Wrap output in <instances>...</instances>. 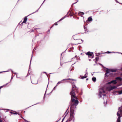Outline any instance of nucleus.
<instances>
[{
  "mask_svg": "<svg viewBox=\"0 0 122 122\" xmlns=\"http://www.w3.org/2000/svg\"><path fill=\"white\" fill-rule=\"evenodd\" d=\"M72 90L70 93L71 96V100L70 102V112H74L79 102L78 98L76 96L75 92L77 93L78 92V88L74 84L73 82L72 83Z\"/></svg>",
  "mask_w": 122,
  "mask_h": 122,
  "instance_id": "f257e3e1",
  "label": "nucleus"
},
{
  "mask_svg": "<svg viewBox=\"0 0 122 122\" xmlns=\"http://www.w3.org/2000/svg\"><path fill=\"white\" fill-rule=\"evenodd\" d=\"M117 83V86H118L122 85V78L120 77H117L116 78L115 80L111 81L108 83L109 84L112 83L116 84Z\"/></svg>",
  "mask_w": 122,
  "mask_h": 122,
  "instance_id": "f03ea898",
  "label": "nucleus"
},
{
  "mask_svg": "<svg viewBox=\"0 0 122 122\" xmlns=\"http://www.w3.org/2000/svg\"><path fill=\"white\" fill-rule=\"evenodd\" d=\"M99 96H100V97H102V95H103L104 97L103 98H107V96H106V95L104 94V93H105V92L103 88H100L99 89Z\"/></svg>",
  "mask_w": 122,
  "mask_h": 122,
  "instance_id": "7ed1b4c3",
  "label": "nucleus"
},
{
  "mask_svg": "<svg viewBox=\"0 0 122 122\" xmlns=\"http://www.w3.org/2000/svg\"><path fill=\"white\" fill-rule=\"evenodd\" d=\"M75 115L74 112H70V117L67 120L68 122H70L72 120H73V122H75V118L74 117Z\"/></svg>",
  "mask_w": 122,
  "mask_h": 122,
  "instance_id": "20e7f679",
  "label": "nucleus"
},
{
  "mask_svg": "<svg viewBox=\"0 0 122 122\" xmlns=\"http://www.w3.org/2000/svg\"><path fill=\"white\" fill-rule=\"evenodd\" d=\"M107 70L105 71L106 72V73H105V76H107V74L109 73H111V71L110 70V69H109L108 68H106Z\"/></svg>",
  "mask_w": 122,
  "mask_h": 122,
  "instance_id": "39448f33",
  "label": "nucleus"
},
{
  "mask_svg": "<svg viewBox=\"0 0 122 122\" xmlns=\"http://www.w3.org/2000/svg\"><path fill=\"white\" fill-rule=\"evenodd\" d=\"M93 52H91L90 51H88L86 53V55L88 56L89 57H90L92 56V54H93Z\"/></svg>",
  "mask_w": 122,
  "mask_h": 122,
  "instance_id": "423d86ee",
  "label": "nucleus"
},
{
  "mask_svg": "<svg viewBox=\"0 0 122 122\" xmlns=\"http://www.w3.org/2000/svg\"><path fill=\"white\" fill-rule=\"evenodd\" d=\"M116 88V87L115 86H110L109 88V89L110 90H113L114 89H115Z\"/></svg>",
  "mask_w": 122,
  "mask_h": 122,
  "instance_id": "0eeeda50",
  "label": "nucleus"
},
{
  "mask_svg": "<svg viewBox=\"0 0 122 122\" xmlns=\"http://www.w3.org/2000/svg\"><path fill=\"white\" fill-rule=\"evenodd\" d=\"M33 51L32 52V54L31 56V60H30V64L29 65V70H28V72H29V71H30V64H31V59H32V56H33Z\"/></svg>",
  "mask_w": 122,
  "mask_h": 122,
  "instance_id": "6e6552de",
  "label": "nucleus"
},
{
  "mask_svg": "<svg viewBox=\"0 0 122 122\" xmlns=\"http://www.w3.org/2000/svg\"><path fill=\"white\" fill-rule=\"evenodd\" d=\"M11 111H13V112H10V113H11V114H15H15H17V112L15 111H13L12 110H11Z\"/></svg>",
  "mask_w": 122,
  "mask_h": 122,
  "instance_id": "1a4fd4ad",
  "label": "nucleus"
},
{
  "mask_svg": "<svg viewBox=\"0 0 122 122\" xmlns=\"http://www.w3.org/2000/svg\"><path fill=\"white\" fill-rule=\"evenodd\" d=\"M92 20V18L91 16H90L89 17L87 20V21H91Z\"/></svg>",
  "mask_w": 122,
  "mask_h": 122,
  "instance_id": "9d476101",
  "label": "nucleus"
},
{
  "mask_svg": "<svg viewBox=\"0 0 122 122\" xmlns=\"http://www.w3.org/2000/svg\"><path fill=\"white\" fill-rule=\"evenodd\" d=\"M110 70L111 72H115L117 71V70L115 69H110Z\"/></svg>",
  "mask_w": 122,
  "mask_h": 122,
  "instance_id": "9b49d317",
  "label": "nucleus"
},
{
  "mask_svg": "<svg viewBox=\"0 0 122 122\" xmlns=\"http://www.w3.org/2000/svg\"><path fill=\"white\" fill-rule=\"evenodd\" d=\"M72 80V81H75V80L73 79H70V78H68V79H63V80Z\"/></svg>",
  "mask_w": 122,
  "mask_h": 122,
  "instance_id": "f8f14e48",
  "label": "nucleus"
},
{
  "mask_svg": "<svg viewBox=\"0 0 122 122\" xmlns=\"http://www.w3.org/2000/svg\"><path fill=\"white\" fill-rule=\"evenodd\" d=\"M65 81L64 80H61V81H59L58 82V83H57V85H56V86H55L54 87V89L55 88V87H56V86H57V85L58 84H60V83H62L63 82V81Z\"/></svg>",
  "mask_w": 122,
  "mask_h": 122,
  "instance_id": "ddd939ff",
  "label": "nucleus"
},
{
  "mask_svg": "<svg viewBox=\"0 0 122 122\" xmlns=\"http://www.w3.org/2000/svg\"><path fill=\"white\" fill-rule=\"evenodd\" d=\"M67 17V15H66L65 16H64L63 17H62L61 19L59 21H60L61 20H63L64 19V18H65L66 17Z\"/></svg>",
  "mask_w": 122,
  "mask_h": 122,
  "instance_id": "4468645a",
  "label": "nucleus"
},
{
  "mask_svg": "<svg viewBox=\"0 0 122 122\" xmlns=\"http://www.w3.org/2000/svg\"><path fill=\"white\" fill-rule=\"evenodd\" d=\"M96 78L95 77H93L92 78V80L94 82H96Z\"/></svg>",
  "mask_w": 122,
  "mask_h": 122,
  "instance_id": "2eb2a0df",
  "label": "nucleus"
},
{
  "mask_svg": "<svg viewBox=\"0 0 122 122\" xmlns=\"http://www.w3.org/2000/svg\"><path fill=\"white\" fill-rule=\"evenodd\" d=\"M118 53V52H110V51H107V52H105V53H108V54H109V53Z\"/></svg>",
  "mask_w": 122,
  "mask_h": 122,
  "instance_id": "dca6fc26",
  "label": "nucleus"
},
{
  "mask_svg": "<svg viewBox=\"0 0 122 122\" xmlns=\"http://www.w3.org/2000/svg\"><path fill=\"white\" fill-rule=\"evenodd\" d=\"M78 14L80 15H83L84 14V13L83 12H80Z\"/></svg>",
  "mask_w": 122,
  "mask_h": 122,
  "instance_id": "f3484780",
  "label": "nucleus"
},
{
  "mask_svg": "<svg viewBox=\"0 0 122 122\" xmlns=\"http://www.w3.org/2000/svg\"><path fill=\"white\" fill-rule=\"evenodd\" d=\"M41 6H40V7H39V8H38L37 10L36 11H35V12H33V13H31V14H30L29 15H31V14H34V13H35V12H37V11H38V10H39V9L40 8V7H41Z\"/></svg>",
  "mask_w": 122,
  "mask_h": 122,
  "instance_id": "a211bd4d",
  "label": "nucleus"
},
{
  "mask_svg": "<svg viewBox=\"0 0 122 122\" xmlns=\"http://www.w3.org/2000/svg\"><path fill=\"white\" fill-rule=\"evenodd\" d=\"M80 76L81 77V78L82 79H84V78H86L87 77V76H82V77H81L82 76Z\"/></svg>",
  "mask_w": 122,
  "mask_h": 122,
  "instance_id": "6ab92c4d",
  "label": "nucleus"
},
{
  "mask_svg": "<svg viewBox=\"0 0 122 122\" xmlns=\"http://www.w3.org/2000/svg\"><path fill=\"white\" fill-rule=\"evenodd\" d=\"M53 26V24L52 25V26L51 27H50V29H49L47 31V34H49V32L50 31V29Z\"/></svg>",
  "mask_w": 122,
  "mask_h": 122,
  "instance_id": "aec40b11",
  "label": "nucleus"
},
{
  "mask_svg": "<svg viewBox=\"0 0 122 122\" xmlns=\"http://www.w3.org/2000/svg\"><path fill=\"white\" fill-rule=\"evenodd\" d=\"M29 15H28L27 16H26V17H25L24 18V20L26 22L27 21V17L28 16H29Z\"/></svg>",
  "mask_w": 122,
  "mask_h": 122,
  "instance_id": "412c9836",
  "label": "nucleus"
},
{
  "mask_svg": "<svg viewBox=\"0 0 122 122\" xmlns=\"http://www.w3.org/2000/svg\"><path fill=\"white\" fill-rule=\"evenodd\" d=\"M40 102H38V103H36V104H34V105H32V106H30V107H27V108H26L25 109H27L28 108H29V107H31V106H34V105H37V104H40Z\"/></svg>",
  "mask_w": 122,
  "mask_h": 122,
  "instance_id": "4be33fe9",
  "label": "nucleus"
},
{
  "mask_svg": "<svg viewBox=\"0 0 122 122\" xmlns=\"http://www.w3.org/2000/svg\"><path fill=\"white\" fill-rule=\"evenodd\" d=\"M118 93L119 94H122V89L120 91H119L118 92Z\"/></svg>",
  "mask_w": 122,
  "mask_h": 122,
  "instance_id": "5701e85b",
  "label": "nucleus"
},
{
  "mask_svg": "<svg viewBox=\"0 0 122 122\" xmlns=\"http://www.w3.org/2000/svg\"><path fill=\"white\" fill-rule=\"evenodd\" d=\"M8 83H7L6 84H5V85H3L2 86H0V89H1L2 88V87H3L4 86H6V85H7L8 84Z\"/></svg>",
  "mask_w": 122,
  "mask_h": 122,
  "instance_id": "b1692460",
  "label": "nucleus"
},
{
  "mask_svg": "<svg viewBox=\"0 0 122 122\" xmlns=\"http://www.w3.org/2000/svg\"><path fill=\"white\" fill-rule=\"evenodd\" d=\"M23 119H24V121L25 122H29V121L27 120H26L25 119H24V118H23Z\"/></svg>",
  "mask_w": 122,
  "mask_h": 122,
  "instance_id": "393cba45",
  "label": "nucleus"
},
{
  "mask_svg": "<svg viewBox=\"0 0 122 122\" xmlns=\"http://www.w3.org/2000/svg\"><path fill=\"white\" fill-rule=\"evenodd\" d=\"M99 59V57H96L95 58L96 60V61H98Z\"/></svg>",
  "mask_w": 122,
  "mask_h": 122,
  "instance_id": "a878e982",
  "label": "nucleus"
},
{
  "mask_svg": "<svg viewBox=\"0 0 122 122\" xmlns=\"http://www.w3.org/2000/svg\"><path fill=\"white\" fill-rule=\"evenodd\" d=\"M46 90L45 92V93L44 94V97H43V98L44 99L45 98V95H46Z\"/></svg>",
  "mask_w": 122,
  "mask_h": 122,
  "instance_id": "bb28decb",
  "label": "nucleus"
},
{
  "mask_svg": "<svg viewBox=\"0 0 122 122\" xmlns=\"http://www.w3.org/2000/svg\"><path fill=\"white\" fill-rule=\"evenodd\" d=\"M26 22L24 20L21 23V24H22L23 23H26Z\"/></svg>",
  "mask_w": 122,
  "mask_h": 122,
  "instance_id": "cd10ccee",
  "label": "nucleus"
},
{
  "mask_svg": "<svg viewBox=\"0 0 122 122\" xmlns=\"http://www.w3.org/2000/svg\"><path fill=\"white\" fill-rule=\"evenodd\" d=\"M58 22H57L55 23H54V25H58V24H57V23Z\"/></svg>",
  "mask_w": 122,
  "mask_h": 122,
  "instance_id": "c85d7f7f",
  "label": "nucleus"
},
{
  "mask_svg": "<svg viewBox=\"0 0 122 122\" xmlns=\"http://www.w3.org/2000/svg\"><path fill=\"white\" fill-rule=\"evenodd\" d=\"M53 91V88L52 89V91H51V92L49 93V94H47V95H49L50 93H51L52 92V91Z\"/></svg>",
  "mask_w": 122,
  "mask_h": 122,
  "instance_id": "c756f323",
  "label": "nucleus"
},
{
  "mask_svg": "<svg viewBox=\"0 0 122 122\" xmlns=\"http://www.w3.org/2000/svg\"><path fill=\"white\" fill-rule=\"evenodd\" d=\"M94 57V55H92V56H91V57H90V58H93Z\"/></svg>",
  "mask_w": 122,
  "mask_h": 122,
  "instance_id": "7c9ffc66",
  "label": "nucleus"
},
{
  "mask_svg": "<svg viewBox=\"0 0 122 122\" xmlns=\"http://www.w3.org/2000/svg\"><path fill=\"white\" fill-rule=\"evenodd\" d=\"M88 73L87 72H86V74L84 76H87V75H88Z\"/></svg>",
  "mask_w": 122,
  "mask_h": 122,
  "instance_id": "2f4dec72",
  "label": "nucleus"
},
{
  "mask_svg": "<svg viewBox=\"0 0 122 122\" xmlns=\"http://www.w3.org/2000/svg\"><path fill=\"white\" fill-rule=\"evenodd\" d=\"M20 116L21 117V118H22V119L23 118V117L22 116V115H21V114L20 115Z\"/></svg>",
  "mask_w": 122,
  "mask_h": 122,
  "instance_id": "473e14b6",
  "label": "nucleus"
},
{
  "mask_svg": "<svg viewBox=\"0 0 122 122\" xmlns=\"http://www.w3.org/2000/svg\"><path fill=\"white\" fill-rule=\"evenodd\" d=\"M9 71H1V72H0V73H1L3 72H8Z\"/></svg>",
  "mask_w": 122,
  "mask_h": 122,
  "instance_id": "72a5a7b5",
  "label": "nucleus"
},
{
  "mask_svg": "<svg viewBox=\"0 0 122 122\" xmlns=\"http://www.w3.org/2000/svg\"><path fill=\"white\" fill-rule=\"evenodd\" d=\"M17 114H18L20 116V115L21 114H20V113L19 112H18V113L17 112Z\"/></svg>",
  "mask_w": 122,
  "mask_h": 122,
  "instance_id": "f704fd0d",
  "label": "nucleus"
},
{
  "mask_svg": "<svg viewBox=\"0 0 122 122\" xmlns=\"http://www.w3.org/2000/svg\"><path fill=\"white\" fill-rule=\"evenodd\" d=\"M31 83L33 84H37V83H38V82H37V83H33V82H32L31 81Z\"/></svg>",
  "mask_w": 122,
  "mask_h": 122,
  "instance_id": "c9c22d12",
  "label": "nucleus"
},
{
  "mask_svg": "<svg viewBox=\"0 0 122 122\" xmlns=\"http://www.w3.org/2000/svg\"><path fill=\"white\" fill-rule=\"evenodd\" d=\"M42 73H45L46 74V75H47V73L46 72H42Z\"/></svg>",
  "mask_w": 122,
  "mask_h": 122,
  "instance_id": "e433bc0d",
  "label": "nucleus"
},
{
  "mask_svg": "<svg viewBox=\"0 0 122 122\" xmlns=\"http://www.w3.org/2000/svg\"><path fill=\"white\" fill-rule=\"evenodd\" d=\"M13 74H12V76L11 77V80H10V81H11V80L13 79Z\"/></svg>",
  "mask_w": 122,
  "mask_h": 122,
  "instance_id": "4c0bfd02",
  "label": "nucleus"
},
{
  "mask_svg": "<svg viewBox=\"0 0 122 122\" xmlns=\"http://www.w3.org/2000/svg\"><path fill=\"white\" fill-rule=\"evenodd\" d=\"M10 70H11V72H12V73H14L13 71L11 69H10Z\"/></svg>",
  "mask_w": 122,
  "mask_h": 122,
  "instance_id": "58836bf2",
  "label": "nucleus"
},
{
  "mask_svg": "<svg viewBox=\"0 0 122 122\" xmlns=\"http://www.w3.org/2000/svg\"><path fill=\"white\" fill-rule=\"evenodd\" d=\"M73 47H71V48H70L71 49H73Z\"/></svg>",
  "mask_w": 122,
  "mask_h": 122,
  "instance_id": "ea45409f",
  "label": "nucleus"
},
{
  "mask_svg": "<svg viewBox=\"0 0 122 122\" xmlns=\"http://www.w3.org/2000/svg\"><path fill=\"white\" fill-rule=\"evenodd\" d=\"M104 103L105 104V103H106V104H107V102L106 101V102H105L104 101Z\"/></svg>",
  "mask_w": 122,
  "mask_h": 122,
  "instance_id": "a19ab883",
  "label": "nucleus"
},
{
  "mask_svg": "<svg viewBox=\"0 0 122 122\" xmlns=\"http://www.w3.org/2000/svg\"><path fill=\"white\" fill-rule=\"evenodd\" d=\"M116 2H117V3H119V2H118L117 0H116Z\"/></svg>",
  "mask_w": 122,
  "mask_h": 122,
  "instance_id": "79ce46f5",
  "label": "nucleus"
},
{
  "mask_svg": "<svg viewBox=\"0 0 122 122\" xmlns=\"http://www.w3.org/2000/svg\"><path fill=\"white\" fill-rule=\"evenodd\" d=\"M45 0H44V1H43V3H42V4L41 5H42V4H43V3L44 2H45Z\"/></svg>",
  "mask_w": 122,
  "mask_h": 122,
  "instance_id": "37998d69",
  "label": "nucleus"
},
{
  "mask_svg": "<svg viewBox=\"0 0 122 122\" xmlns=\"http://www.w3.org/2000/svg\"><path fill=\"white\" fill-rule=\"evenodd\" d=\"M0 122H2V120L0 119Z\"/></svg>",
  "mask_w": 122,
  "mask_h": 122,
  "instance_id": "c03bdc74",
  "label": "nucleus"
},
{
  "mask_svg": "<svg viewBox=\"0 0 122 122\" xmlns=\"http://www.w3.org/2000/svg\"><path fill=\"white\" fill-rule=\"evenodd\" d=\"M80 40H81V43H82L83 42V41L81 39H80Z\"/></svg>",
  "mask_w": 122,
  "mask_h": 122,
  "instance_id": "a18cd8bd",
  "label": "nucleus"
},
{
  "mask_svg": "<svg viewBox=\"0 0 122 122\" xmlns=\"http://www.w3.org/2000/svg\"><path fill=\"white\" fill-rule=\"evenodd\" d=\"M89 61H91V59H89Z\"/></svg>",
  "mask_w": 122,
  "mask_h": 122,
  "instance_id": "49530a36",
  "label": "nucleus"
},
{
  "mask_svg": "<svg viewBox=\"0 0 122 122\" xmlns=\"http://www.w3.org/2000/svg\"><path fill=\"white\" fill-rule=\"evenodd\" d=\"M73 16V15H70V16H71V17L72 16Z\"/></svg>",
  "mask_w": 122,
  "mask_h": 122,
  "instance_id": "de8ad7c7",
  "label": "nucleus"
},
{
  "mask_svg": "<svg viewBox=\"0 0 122 122\" xmlns=\"http://www.w3.org/2000/svg\"><path fill=\"white\" fill-rule=\"evenodd\" d=\"M14 73L15 74V75L17 74V73L16 72H15Z\"/></svg>",
  "mask_w": 122,
  "mask_h": 122,
  "instance_id": "09e8293b",
  "label": "nucleus"
},
{
  "mask_svg": "<svg viewBox=\"0 0 122 122\" xmlns=\"http://www.w3.org/2000/svg\"><path fill=\"white\" fill-rule=\"evenodd\" d=\"M96 61H96H95V63H96L97 61Z\"/></svg>",
  "mask_w": 122,
  "mask_h": 122,
  "instance_id": "8fccbe9b",
  "label": "nucleus"
},
{
  "mask_svg": "<svg viewBox=\"0 0 122 122\" xmlns=\"http://www.w3.org/2000/svg\"><path fill=\"white\" fill-rule=\"evenodd\" d=\"M100 54H101V53H98V54H99V55H100Z\"/></svg>",
  "mask_w": 122,
  "mask_h": 122,
  "instance_id": "3c124183",
  "label": "nucleus"
},
{
  "mask_svg": "<svg viewBox=\"0 0 122 122\" xmlns=\"http://www.w3.org/2000/svg\"><path fill=\"white\" fill-rule=\"evenodd\" d=\"M16 77L17 78H19V77H18V76H16Z\"/></svg>",
  "mask_w": 122,
  "mask_h": 122,
  "instance_id": "603ef678",
  "label": "nucleus"
},
{
  "mask_svg": "<svg viewBox=\"0 0 122 122\" xmlns=\"http://www.w3.org/2000/svg\"><path fill=\"white\" fill-rule=\"evenodd\" d=\"M86 80H88V78H86Z\"/></svg>",
  "mask_w": 122,
  "mask_h": 122,
  "instance_id": "864d4df0",
  "label": "nucleus"
},
{
  "mask_svg": "<svg viewBox=\"0 0 122 122\" xmlns=\"http://www.w3.org/2000/svg\"><path fill=\"white\" fill-rule=\"evenodd\" d=\"M96 56H98V55H96Z\"/></svg>",
  "mask_w": 122,
  "mask_h": 122,
  "instance_id": "5fc2aeb1",
  "label": "nucleus"
},
{
  "mask_svg": "<svg viewBox=\"0 0 122 122\" xmlns=\"http://www.w3.org/2000/svg\"><path fill=\"white\" fill-rule=\"evenodd\" d=\"M28 74H27V75L26 76V77H27V76L28 75Z\"/></svg>",
  "mask_w": 122,
  "mask_h": 122,
  "instance_id": "6e6d98bb",
  "label": "nucleus"
},
{
  "mask_svg": "<svg viewBox=\"0 0 122 122\" xmlns=\"http://www.w3.org/2000/svg\"><path fill=\"white\" fill-rule=\"evenodd\" d=\"M77 57V56H75V57Z\"/></svg>",
  "mask_w": 122,
  "mask_h": 122,
  "instance_id": "4d7b16f0",
  "label": "nucleus"
},
{
  "mask_svg": "<svg viewBox=\"0 0 122 122\" xmlns=\"http://www.w3.org/2000/svg\"><path fill=\"white\" fill-rule=\"evenodd\" d=\"M121 75L122 76V73L121 74Z\"/></svg>",
  "mask_w": 122,
  "mask_h": 122,
  "instance_id": "13d9d810",
  "label": "nucleus"
},
{
  "mask_svg": "<svg viewBox=\"0 0 122 122\" xmlns=\"http://www.w3.org/2000/svg\"><path fill=\"white\" fill-rule=\"evenodd\" d=\"M72 70V69H71V71Z\"/></svg>",
  "mask_w": 122,
  "mask_h": 122,
  "instance_id": "bf43d9fd",
  "label": "nucleus"
},
{
  "mask_svg": "<svg viewBox=\"0 0 122 122\" xmlns=\"http://www.w3.org/2000/svg\"><path fill=\"white\" fill-rule=\"evenodd\" d=\"M72 70V69H71V71Z\"/></svg>",
  "mask_w": 122,
  "mask_h": 122,
  "instance_id": "052dcab7",
  "label": "nucleus"
},
{
  "mask_svg": "<svg viewBox=\"0 0 122 122\" xmlns=\"http://www.w3.org/2000/svg\"><path fill=\"white\" fill-rule=\"evenodd\" d=\"M25 111H24V113H25Z\"/></svg>",
  "mask_w": 122,
  "mask_h": 122,
  "instance_id": "680f3d73",
  "label": "nucleus"
},
{
  "mask_svg": "<svg viewBox=\"0 0 122 122\" xmlns=\"http://www.w3.org/2000/svg\"><path fill=\"white\" fill-rule=\"evenodd\" d=\"M84 29H85V26H84Z\"/></svg>",
  "mask_w": 122,
  "mask_h": 122,
  "instance_id": "e2e57ef3",
  "label": "nucleus"
},
{
  "mask_svg": "<svg viewBox=\"0 0 122 122\" xmlns=\"http://www.w3.org/2000/svg\"><path fill=\"white\" fill-rule=\"evenodd\" d=\"M52 73H50V74H52Z\"/></svg>",
  "mask_w": 122,
  "mask_h": 122,
  "instance_id": "0e129e2a",
  "label": "nucleus"
},
{
  "mask_svg": "<svg viewBox=\"0 0 122 122\" xmlns=\"http://www.w3.org/2000/svg\"><path fill=\"white\" fill-rule=\"evenodd\" d=\"M66 122H68L66 121Z\"/></svg>",
  "mask_w": 122,
  "mask_h": 122,
  "instance_id": "69168bd1",
  "label": "nucleus"
},
{
  "mask_svg": "<svg viewBox=\"0 0 122 122\" xmlns=\"http://www.w3.org/2000/svg\"><path fill=\"white\" fill-rule=\"evenodd\" d=\"M100 64L101 65H102V64Z\"/></svg>",
  "mask_w": 122,
  "mask_h": 122,
  "instance_id": "338daca9",
  "label": "nucleus"
},
{
  "mask_svg": "<svg viewBox=\"0 0 122 122\" xmlns=\"http://www.w3.org/2000/svg\"><path fill=\"white\" fill-rule=\"evenodd\" d=\"M33 31V30H32V31Z\"/></svg>",
  "mask_w": 122,
  "mask_h": 122,
  "instance_id": "774afa93",
  "label": "nucleus"
}]
</instances>
